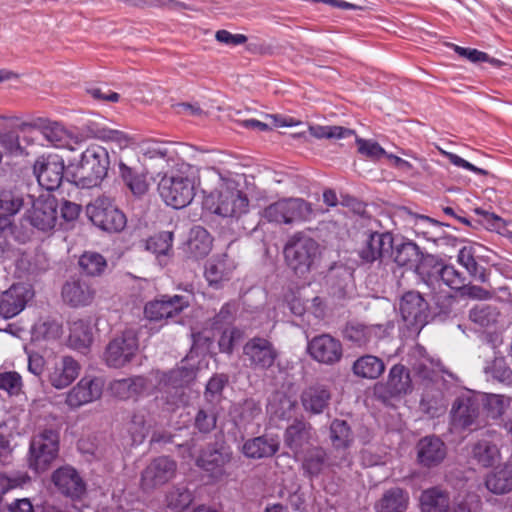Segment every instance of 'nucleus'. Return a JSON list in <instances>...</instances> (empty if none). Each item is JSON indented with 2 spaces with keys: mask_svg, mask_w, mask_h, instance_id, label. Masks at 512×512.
<instances>
[{
  "mask_svg": "<svg viewBox=\"0 0 512 512\" xmlns=\"http://www.w3.org/2000/svg\"><path fill=\"white\" fill-rule=\"evenodd\" d=\"M211 197L210 209L214 214L229 219L230 224L235 223L236 232L246 230L243 217L248 213L249 200L234 179L221 176Z\"/></svg>",
  "mask_w": 512,
  "mask_h": 512,
  "instance_id": "obj_1",
  "label": "nucleus"
},
{
  "mask_svg": "<svg viewBox=\"0 0 512 512\" xmlns=\"http://www.w3.org/2000/svg\"><path fill=\"white\" fill-rule=\"evenodd\" d=\"M109 155L105 148L92 145L81 155V160L76 166H69L68 173L71 181L81 188L98 186L106 177L109 168Z\"/></svg>",
  "mask_w": 512,
  "mask_h": 512,
  "instance_id": "obj_2",
  "label": "nucleus"
},
{
  "mask_svg": "<svg viewBox=\"0 0 512 512\" xmlns=\"http://www.w3.org/2000/svg\"><path fill=\"white\" fill-rule=\"evenodd\" d=\"M195 376V371L192 368L183 366L176 367L168 372H155L161 399L167 405L168 410H174L188 403L189 396L186 389Z\"/></svg>",
  "mask_w": 512,
  "mask_h": 512,
  "instance_id": "obj_3",
  "label": "nucleus"
},
{
  "mask_svg": "<svg viewBox=\"0 0 512 512\" xmlns=\"http://www.w3.org/2000/svg\"><path fill=\"white\" fill-rule=\"evenodd\" d=\"M89 220L99 229L108 233H119L127 224L125 214L107 196H99L86 206Z\"/></svg>",
  "mask_w": 512,
  "mask_h": 512,
  "instance_id": "obj_4",
  "label": "nucleus"
},
{
  "mask_svg": "<svg viewBox=\"0 0 512 512\" xmlns=\"http://www.w3.org/2000/svg\"><path fill=\"white\" fill-rule=\"evenodd\" d=\"M158 191L167 205L184 208L195 196L194 180L180 172L165 174L158 184Z\"/></svg>",
  "mask_w": 512,
  "mask_h": 512,
  "instance_id": "obj_5",
  "label": "nucleus"
},
{
  "mask_svg": "<svg viewBox=\"0 0 512 512\" xmlns=\"http://www.w3.org/2000/svg\"><path fill=\"white\" fill-rule=\"evenodd\" d=\"M59 433L45 429L35 435L29 448V467L37 473L46 471L58 457Z\"/></svg>",
  "mask_w": 512,
  "mask_h": 512,
  "instance_id": "obj_6",
  "label": "nucleus"
},
{
  "mask_svg": "<svg viewBox=\"0 0 512 512\" xmlns=\"http://www.w3.org/2000/svg\"><path fill=\"white\" fill-rule=\"evenodd\" d=\"M139 349L138 334L134 329H126L115 335L107 344L103 359L108 367L122 368L129 364Z\"/></svg>",
  "mask_w": 512,
  "mask_h": 512,
  "instance_id": "obj_7",
  "label": "nucleus"
},
{
  "mask_svg": "<svg viewBox=\"0 0 512 512\" xmlns=\"http://www.w3.org/2000/svg\"><path fill=\"white\" fill-rule=\"evenodd\" d=\"M177 472V463L168 456L152 459L141 472L140 487L150 493L170 482Z\"/></svg>",
  "mask_w": 512,
  "mask_h": 512,
  "instance_id": "obj_8",
  "label": "nucleus"
},
{
  "mask_svg": "<svg viewBox=\"0 0 512 512\" xmlns=\"http://www.w3.org/2000/svg\"><path fill=\"white\" fill-rule=\"evenodd\" d=\"M232 450L223 440L208 444L202 450L196 460V464L201 469L209 472L215 478L222 477L225 474V466L232 460Z\"/></svg>",
  "mask_w": 512,
  "mask_h": 512,
  "instance_id": "obj_9",
  "label": "nucleus"
},
{
  "mask_svg": "<svg viewBox=\"0 0 512 512\" xmlns=\"http://www.w3.org/2000/svg\"><path fill=\"white\" fill-rule=\"evenodd\" d=\"M191 298L184 295H163L146 303L144 315L151 321L173 318L190 306Z\"/></svg>",
  "mask_w": 512,
  "mask_h": 512,
  "instance_id": "obj_10",
  "label": "nucleus"
},
{
  "mask_svg": "<svg viewBox=\"0 0 512 512\" xmlns=\"http://www.w3.org/2000/svg\"><path fill=\"white\" fill-rule=\"evenodd\" d=\"M412 388L409 370L402 364H395L389 370L386 382H378L374 386V392L379 398L387 400L406 395Z\"/></svg>",
  "mask_w": 512,
  "mask_h": 512,
  "instance_id": "obj_11",
  "label": "nucleus"
},
{
  "mask_svg": "<svg viewBox=\"0 0 512 512\" xmlns=\"http://www.w3.org/2000/svg\"><path fill=\"white\" fill-rule=\"evenodd\" d=\"M64 169V160L58 155L41 156L33 166L39 185L48 191L56 190L60 186Z\"/></svg>",
  "mask_w": 512,
  "mask_h": 512,
  "instance_id": "obj_12",
  "label": "nucleus"
},
{
  "mask_svg": "<svg viewBox=\"0 0 512 512\" xmlns=\"http://www.w3.org/2000/svg\"><path fill=\"white\" fill-rule=\"evenodd\" d=\"M399 311L408 326L422 327L427 323L429 304L420 292L410 290L400 298Z\"/></svg>",
  "mask_w": 512,
  "mask_h": 512,
  "instance_id": "obj_13",
  "label": "nucleus"
},
{
  "mask_svg": "<svg viewBox=\"0 0 512 512\" xmlns=\"http://www.w3.org/2000/svg\"><path fill=\"white\" fill-rule=\"evenodd\" d=\"M451 424L456 429L480 426V403L470 395L457 397L450 410Z\"/></svg>",
  "mask_w": 512,
  "mask_h": 512,
  "instance_id": "obj_14",
  "label": "nucleus"
},
{
  "mask_svg": "<svg viewBox=\"0 0 512 512\" xmlns=\"http://www.w3.org/2000/svg\"><path fill=\"white\" fill-rule=\"evenodd\" d=\"M104 381L100 377H83L66 394L65 403L72 409L98 400L103 392Z\"/></svg>",
  "mask_w": 512,
  "mask_h": 512,
  "instance_id": "obj_15",
  "label": "nucleus"
},
{
  "mask_svg": "<svg viewBox=\"0 0 512 512\" xmlns=\"http://www.w3.org/2000/svg\"><path fill=\"white\" fill-rule=\"evenodd\" d=\"M26 218L37 230L45 233L52 231L57 223V200L54 197L34 200Z\"/></svg>",
  "mask_w": 512,
  "mask_h": 512,
  "instance_id": "obj_16",
  "label": "nucleus"
},
{
  "mask_svg": "<svg viewBox=\"0 0 512 512\" xmlns=\"http://www.w3.org/2000/svg\"><path fill=\"white\" fill-rule=\"evenodd\" d=\"M290 248L293 251V270L296 274L304 275L310 269L313 259L318 254L319 245L311 237L297 233L290 240Z\"/></svg>",
  "mask_w": 512,
  "mask_h": 512,
  "instance_id": "obj_17",
  "label": "nucleus"
},
{
  "mask_svg": "<svg viewBox=\"0 0 512 512\" xmlns=\"http://www.w3.org/2000/svg\"><path fill=\"white\" fill-rule=\"evenodd\" d=\"M308 352L317 362L333 365L342 358L341 342L329 334L315 336L308 343Z\"/></svg>",
  "mask_w": 512,
  "mask_h": 512,
  "instance_id": "obj_18",
  "label": "nucleus"
},
{
  "mask_svg": "<svg viewBox=\"0 0 512 512\" xmlns=\"http://www.w3.org/2000/svg\"><path fill=\"white\" fill-rule=\"evenodd\" d=\"M51 480L57 490L71 499H80L86 492V483L78 471L66 465L56 469Z\"/></svg>",
  "mask_w": 512,
  "mask_h": 512,
  "instance_id": "obj_19",
  "label": "nucleus"
},
{
  "mask_svg": "<svg viewBox=\"0 0 512 512\" xmlns=\"http://www.w3.org/2000/svg\"><path fill=\"white\" fill-rule=\"evenodd\" d=\"M243 356L249 367L265 369L273 365L277 353L270 341L254 337L243 346Z\"/></svg>",
  "mask_w": 512,
  "mask_h": 512,
  "instance_id": "obj_20",
  "label": "nucleus"
},
{
  "mask_svg": "<svg viewBox=\"0 0 512 512\" xmlns=\"http://www.w3.org/2000/svg\"><path fill=\"white\" fill-rule=\"evenodd\" d=\"M31 288L23 283L12 285L0 297V315L5 319L18 315L33 297Z\"/></svg>",
  "mask_w": 512,
  "mask_h": 512,
  "instance_id": "obj_21",
  "label": "nucleus"
},
{
  "mask_svg": "<svg viewBox=\"0 0 512 512\" xmlns=\"http://www.w3.org/2000/svg\"><path fill=\"white\" fill-rule=\"evenodd\" d=\"M417 461L426 468L436 467L442 463L447 454L445 443L437 436H426L416 445Z\"/></svg>",
  "mask_w": 512,
  "mask_h": 512,
  "instance_id": "obj_22",
  "label": "nucleus"
},
{
  "mask_svg": "<svg viewBox=\"0 0 512 512\" xmlns=\"http://www.w3.org/2000/svg\"><path fill=\"white\" fill-rule=\"evenodd\" d=\"M306 130H309L310 134L317 139H341L354 135V130L342 126H309L307 123L290 118V137L305 138Z\"/></svg>",
  "mask_w": 512,
  "mask_h": 512,
  "instance_id": "obj_23",
  "label": "nucleus"
},
{
  "mask_svg": "<svg viewBox=\"0 0 512 512\" xmlns=\"http://www.w3.org/2000/svg\"><path fill=\"white\" fill-rule=\"evenodd\" d=\"M61 295L64 303L70 307H85L93 302L95 290L87 281L71 278L64 283Z\"/></svg>",
  "mask_w": 512,
  "mask_h": 512,
  "instance_id": "obj_24",
  "label": "nucleus"
},
{
  "mask_svg": "<svg viewBox=\"0 0 512 512\" xmlns=\"http://www.w3.org/2000/svg\"><path fill=\"white\" fill-rule=\"evenodd\" d=\"M393 248V237L390 233H369L364 245L359 251L360 258L366 263H372L382 258L384 253Z\"/></svg>",
  "mask_w": 512,
  "mask_h": 512,
  "instance_id": "obj_25",
  "label": "nucleus"
},
{
  "mask_svg": "<svg viewBox=\"0 0 512 512\" xmlns=\"http://www.w3.org/2000/svg\"><path fill=\"white\" fill-rule=\"evenodd\" d=\"M79 363L71 356H63L49 373V382L56 389L69 386L80 373Z\"/></svg>",
  "mask_w": 512,
  "mask_h": 512,
  "instance_id": "obj_26",
  "label": "nucleus"
},
{
  "mask_svg": "<svg viewBox=\"0 0 512 512\" xmlns=\"http://www.w3.org/2000/svg\"><path fill=\"white\" fill-rule=\"evenodd\" d=\"M386 332L383 325H365L358 322H349L343 330L345 340L357 347H365L373 338H379Z\"/></svg>",
  "mask_w": 512,
  "mask_h": 512,
  "instance_id": "obj_27",
  "label": "nucleus"
},
{
  "mask_svg": "<svg viewBox=\"0 0 512 512\" xmlns=\"http://www.w3.org/2000/svg\"><path fill=\"white\" fill-rule=\"evenodd\" d=\"M148 388L149 381L144 376L116 379L110 383L112 394L121 400L136 399L145 393Z\"/></svg>",
  "mask_w": 512,
  "mask_h": 512,
  "instance_id": "obj_28",
  "label": "nucleus"
},
{
  "mask_svg": "<svg viewBox=\"0 0 512 512\" xmlns=\"http://www.w3.org/2000/svg\"><path fill=\"white\" fill-rule=\"evenodd\" d=\"M330 399L331 393L323 385L310 386L301 395L304 409L313 414L322 413L328 407Z\"/></svg>",
  "mask_w": 512,
  "mask_h": 512,
  "instance_id": "obj_29",
  "label": "nucleus"
},
{
  "mask_svg": "<svg viewBox=\"0 0 512 512\" xmlns=\"http://www.w3.org/2000/svg\"><path fill=\"white\" fill-rule=\"evenodd\" d=\"M485 486L493 494L502 495L512 491V465L496 467L485 477Z\"/></svg>",
  "mask_w": 512,
  "mask_h": 512,
  "instance_id": "obj_30",
  "label": "nucleus"
},
{
  "mask_svg": "<svg viewBox=\"0 0 512 512\" xmlns=\"http://www.w3.org/2000/svg\"><path fill=\"white\" fill-rule=\"evenodd\" d=\"M385 371L384 361L374 355L366 354L357 358L352 365V372L357 378L375 380Z\"/></svg>",
  "mask_w": 512,
  "mask_h": 512,
  "instance_id": "obj_31",
  "label": "nucleus"
},
{
  "mask_svg": "<svg viewBox=\"0 0 512 512\" xmlns=\"http://www.w3.org/2000/svg\"><path fill=\"white\" fill-rule=\"evenodd\" d=\"M399 213L402 216L409 215L414 219L413 229L417 235H421L425 239L433 242L446 240V238H440L438 235V230L444 225L443 223L428 216L414 214L406 207L400 208Z\"/></svg>",
  "mask_w": 512,
  "mask_h": 512,
  "instance_id": "obj_32",
  "label": "nucleus"
},
{
  "mask_svg": "<svg viewBox=\"0 0 512 512\" xmlns=\"http://www.w3.org/2000/svg\"><path fill=\"white\" fill-rule=\"evenodd\" d=\"M278 448V440L264 435L247 440L242 450L244 455L248 458L260 459L273 456Z\"/></svg>",
  "mask_w": 512,
  "mask_h": 512,
  "instance_id": "obj_33",
  "label": "nucleus"
},
{
  "mask_svg": "<svg viewBox=\"0 0 512 512\" xmlns=\"http://www.w3.org/2000/svg\"><path fill=\"white\" fill-rule=\"evenodd\" d=\"M449 502V492L438 486L425 489L420 495L422 512H446Z\"/></svg>",
  "mask_w": 512,
  "mask_h": 512,
  "instance_id": "obj_34",
  "label": "nucleus"
},
{
  "mask_svg": "<svg viewBox=\"0 0 512 512\" xmlns=\"http://www.w3.org/2000/svg\"><path fill=\"white\" fill-rule=\"evenodd\" d=\"M68 342L73 349L85 353L93 342V331L90 323L82 319L72 322Z\"/></svg>",
  "mask_w": 512,
  "mask_h": 512,
  "instance_id": "obj_35",
  "label": "nucleus"
},
{
  "mask_svg": "<svg viewBox=\"0 0 512 512\" xmlns=\"http://www.w3.org/2000/svg\"><path fill=\"white\" fill-rule=\"evenodd\" d=\"M187 246L192 256L195 258H203L207 256L212 249V238L205 228L195 226L190 231Z\"/></svg>",
  "mask_w": 512,
  "mask_h": 512,
  "instance_id": "obj_36",
  "label": "nucleus"
},
{
  "mask_svg": "<svg viewBox=\"0 0 512 512\" xmlns=\"http://www.w3.org/2000/svg\"><path fill=\"white\" fill-rule=\"evenodd\" d=\"M408 494L399 487L386 491L377 504L378 512H405L408 505Z\"/></svg>",
  "mask_w": 512,
  "mask_h": 512,
  "instance_id": "obj_37",
  "label": "nucleus"
},
{
  "mask_svg": "<svg viewBox=\"0 0 512 512\" xmlns=\"http://www.w3.org/2000/svg\"><path fill=\"white\" fill-rule=\"evenodd\" d=\"M394 261L398 266L416 268L422 252L417 244L412 241H403L396 244L393 249Z\"/></svg>",
  "mask_w": 512,
  "mask_h": 512,
  "instance_id": "obj_38",
  "label": "nucleus"
},
{
  "mask_svg": "<svg viewBox=\"0 0 512 512\" xmlns=\"http://www.w3.org/2000/svg\"><path fill=\"white\" fill-rule=\"evenodd\" d=\"M472 458L482 467L492 466L500 456L496 444L487 439H481L471 446Z\"/></svg>",
  "mask_w": 512,
  "mask_h": 512,
  "instance_id": "obj_39",
  "label": "nucleus"
},
{
  "mask_svg": "<svg viewBox=\"0 0 512 512\" xmlns=\"http://www.w3.org/2000/svg\"><path fill=\"white\" fill-rule=\"evenodd\" d=\"M120 175L134 195L141 196L148 191L146 176L123 162L119 163Z\"/></svg>",
  "mask_w": 512,
  "mask_h": 512,
  "instance_id": "obj_40",
  "label": "nucleus"
},
{
  "mask_svg": "<svg viewBox=\"0 0 512 512\" xmlns=\"http://www.w3.org/2000/svg\"><path fill=\"white\" fill-rule=\"evenodd\" d=\"M193 501L192 493L184 486L176 485L170 488L165 495V502L169 509L182 512Z\"/></svg>",
  "mask_w": 512,
  "mask_h": 512,
  "instance_id": "obj_41",
  "label": "nucleus"
},
{
  "mask_svg": "<svg viewBox=\"0 0 512 512\" xmlns=\"http://www.w3.org/2000/svg\"><path fill=\"white\" fill-rule=\"evenodd\" d=\"M499 315L500 313L495 306L480 304L469 310L468 318L480 327H490L497 323Z\"/></svg>",
  "mask_w": 512,
  "mask_h": 512,
  "instance_id": "obj_42",
  "label": "nucleus"
},
{
  "mask_svg": "<svg viewBox=\"0 0 512 512\" xmlns=\"http://www.w3.org/2000/svg\"><path fill=\"white\" fill-rule=\"evenodd\" d=\"M458 263L461 264L473 278L481 282L487 281L485 269H480L476 259L475 250L473 246H464L459 250L457 256Z\"/></svg>",
  "mask_w": 512,
  "mask_h": 512,
  "instance_id": "obj_43",
  "label": "nucleus"
},
{
  "mask_svg": "<svg viewBox=\"0 0 512 512\" xmlns=\"http://www.w3.org/2000/svg\"><path fill=\"white\" fill-rule=\"evenodd\" d=\"M509 400L500 395H489L484 403L487 416L492 419L503 418L510 420L512 409L509 407Z\"/></svg>",
  "mask_w": 512,
  "mask_h": 512,
  "instance_id": "obj_44",
  "label": "nucleus"
},
{
  "mask_svg": "<svg viewBox=\"0 0 512 512\" xmlns=\"http://www.w3.org/2000/svg\"><path fill=\"white\" fill-rule=\"evenodd\" d=\"M44 138L55 147L69 146L71 135L69 132L58 122H46L41 127Z\"/></svg>",
  "mask_w": 512,
  "mask_h": 512,
  "instance_id": "obj_45",
  "label": "nucleus"
},
{
  "mask_svg": "<svg viewBox=\"0 0 512 512\" xmlns=\"http://www.w3.org/2000/svg\"><path fill=\"white\" fill-rule=\"evenodd\" d=\"M78 264L81 271L88 276H99L107 267L106 259L97 252H84Z\"/></svg>",
  "mask_w": 512,
  "mask_h": 512,
  "instance_id": "obj_46",
  "label": "nucleus"
},
{
  "mask_svg": "<svg viewBox=\"0 0 512 512\" xmlns=\"http://www.w3.org/2000/svg\"><path fill=\"white\" fill-rule=\"evenodd\" d=\"M330 439L336 448H347L353 441L351 429L346 421L335 419L330 425Z\"/></svg>",
  "mask_w": 512,
  "mask_h": 512,
  "instance_id": "obj_47",
  "label": "nucleus"
},
{
  "mask_svg": "<svg viewBox=\"0 0 512 512\" xmlns=\"http://www.w3.org/2000/svg\"><path fill=\"white\" fill-rule=\"evenodd\" d=\"M312 204L300 197H290V224L307 222L313 218Z\"/></svg>",
  "mask_w": 512,
  "mask_h": 512,
  "instance_id": "obj_48",
  "label": "nucleus"
},
{
  "mask_svg": "<svg viewBox=\"0 0 512 512\" xmlns=\"http://www.w3.org/2000/svg\"><path fill=\"white\" fill-rule=\"evenodd\" d=\"M217 424V412L213 407L200 408L194 417V428L201 434H209Z\"/></svg>",
  "mask_w": 512,
  "mask_h": 512,
  "instance_id": "obj_49",
  "label": "nucleus"
},
{
  "mask_svg": "<svg viewBox=\"0 0 512 512\" xmlns=\"http://www.w3.org/2000/svg\"><path fill=\"white\" fill-rule=\"evenodd\" d=\"M444 265L445 264L442 263L441 259L435 257L434 255L422 253L420 261L416 265L415 272L427 285L430 286L432 285V278L428 268L435 270V273L438 274L439 268Z\"/></svg>",
  "mask_w": 512,
  "mask_h": 512,
  "instance_id": "obj_50",
  "label": "nucleus"
},
{
  "mask_svg": "<svg viewBox=\"0 0 512 512\" xmlns=\"http://www.w3.org/2000/svg\"><path fill=\"white\" fill-rule=\"evenodd\" d=\"M238 307L235 302L225 303L219 312L210 320L211 328L214 330H221L224 327L230 326L235 318Z\"/></svg>",
  "mask_w": 512,
  "mask_h": 512,
  "instance_id": "obj_51",
  "label": "nucleus"
},
{
  "mask_svg": "<svg viewBox=\"0 0 512 512\" xmlns=\"http://www.w3.org/2000/svg\"><path fill=\"white\" fill-rule=\"evenodd\" d=\"M244 337V332L237 328H225L218 340L219 350L222 353L231 355L235 345L240 342Z\"/></svg>",
  "mask_w": 512,
  "mask_h": 512,
  "instance_id": "obj_52",
  "label": "nucleus"
},
{
  "mask_svg": "<svg viewBox=\"0 0 512 512\" xmlns=\"http://www.w3.org/2000/svg\"><path fill=\"white\" fill-rule=\"evenodd\" d=\"M438 275L442 282L456 293L465 283V276L452 265L441 266Z\"/></svg>",
  "mask_w": 512,
  "mask_h": 512,
  "instance_id": "obj_53",
  "label": "nucleus"
},
{
  "mask_svg": "<svg viewBox=\"0 0 512 512\" xmlns=\"http://www.w3.org/2000/svg\"><path fill=\"white\" fill-rule=\"evenodd\" d=\"M325 452L323 449L314 447L309 449L303 459L304 469L311 475H317L321 472L325 464Z\"/></svg>",
  "mask_w": 512,
  "mask_h": 512,
  "instance_id": "obj_54",
  "label": "nucleus"
},
{
  "mask_svg": "<svg viewBox=\"0 0 512 512\" xmlns=\"http://www.w3.org/2000/svg\"><path fill=\"white\" fill-rule=\"evenodd\" d=\"M457 295L461 299L487 301L493 298L494 293L482 286L469 282L467 284H463V286L457 292Z\"/></svg>",
  "mask_w": 512,
  "mask_h": 512,
  "instance_id": "obj_55",
  "label": "nucleus"
},
{
  "mask_svg": "<svg viewBox=\"0 0 512 512\" xmlns=\"http://www.w3.org/2000/svg\"><path fill=\"white\" fill-rule=\"evenodd\" d=\"M173 233L163 231L147 241V249L157 255H167L172 249Z\"/></svg>",
  "mask_w": 512,
  "mask_h": 512,
  "instance_id": "obj_56",
  "label": "nucleus"
},
{
  "mask_svg": "<svg viewBox=\"0 0 512 512\" xmlns=\"http://www.w3.org/2000/svg\"><path fill=\"white\" fill-rule=\"evenodd\" d=\"M311 438V427L302 421L290 425V448L297 449L308 444Z\"/></svg>",
  "mask_w": 512,
  "mask_h": 512,
  "instance_id": "obj_57",
  "label": "nucleus"
},
{
  "mask_svg": "<svg viewBox=\"0 0 512 512\" xmlns=\"http://www.w3.org/2000/svg\"><path fill=\"white\" fill-rule=\"evenodd\" d=\"M485 372L500 382L512 380V370L508 367L503 357H495L492 362L485 367Z\"/></svg>",
  "mask_w": 512,
  "mask_h": 512,
  "instance_id": "obj_58",
  "label": "nucleus"
},
{
  "mask_svg": "<svg viewBox=\"0 0 512 512\" xmlns=\"http://www.w3.org/2000/svg\"><path fill=\"white\" fill-rule=\"evenodd\" d=\"M346 136L345 138H347ZM350 137L355 138V142L358 146V152L371 160H379L381 157L386 155L385 150L377 143L371 140H365L359 138L355 133Z\"/></svg>",
  "mask_w": 512,
  "mask_h": 512,
  "instance_id": "obj_59",
  "label": "nucleus"
},
{
  "mask_svg": "<svg viewBox=\"0 0 512 512\" xmlns=\"http://www.w3.org/2000/svg\"><path fill=\"white\" fill-rule=\"evenodd\" d=\"M24 205V200L20 196L5 194L0 198V217L10 219L17 214Z\"/></svg>",
  "mask_w": 512,
  "mask_h": 512,
  "instance_id": "obj_60",
  "label": "nucleus"
},
{
  "mask_svg": "<svg viewBox=\"0 0 512 512\" xmlns=\"http://www.w3.org/2000/svg\"><path fill=\"white\" fill-rule=\"evenodd\" d=\"M263 215L269 222L288 223V201L283 199L269 205Z\"/></svg>",
  "mask_w": 512,
  "mask_h": 512,
  "instance_id": "obj_61",
  "label": "nucleus"
},
{
  "mask_svg": "<svg viewBox=\"0 0 512 512\" xmlns=\"http://www.w3.org/2000/svg\"><path fill=\"white\" fill-rule=\"evenodd\" d=\"M0 389L10 395H19L22 390V378L15 371L0 372Z\"/></svg>",
  "mask_w": 512,
  "mask_h": 512,
  "instance_id": "obj_62",
  "label": "nucleus"
},
{
  "mask_svg": "<svg viewBox=\"0 0 512 512\" xmlns=\"http://www.w3.org/2000/svg\"><path fill=\"white\" fill-rule=\"evenodd\" d=\"M475 213L485 218L488 225L498 231L501 235L512 240V231L508 229V223L494 213H489L481 208H476Z\"/></svg>",
  "mask_w": 512,
  "mask_h": 512,
  "instance_id": "obj_63",
  "label": "nucleus"
},
{
  "mask_svg": "<svg viewBox=\"0 0 512 512\" xmlns=\"http://www.w3.org/2000/svg\"><path fill=\"white\" fill-rule=\"evenodd\" d=\"M227 383L228 376L226 374H215L206 385L205 398L209 401L219 398Z\"/></svg>",
  "mask_w": 512,
  "mask_h": 512,
  "instance_id": "obj_64",
  "label": "nucleus"
}]
</instances>
